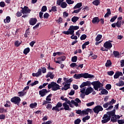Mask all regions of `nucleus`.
I'll return each instance as SVG.
<instances>
[{
  "label": "nucleus",
  "mask_w": 124,
  "mask_h": 124,
  "mask_svg": "<svg viewBox=\"0 0 124 124\" xmlns=\"http://www.w3.org/2000/svg\"><path fill=\"white\" fill-rule=\"evenodd\" d=\"M71 103L72 104H74L76 107H78L79 106V104L77 102H75L74 100H71Z\"/></svg>",
  "instance_id": "obj_42"
},
{
  "label": "nucleus",
  "mask_w": 124,
  "mask_h": 124,
  "mask_svg": "<svg viewBox=\"0 0 124 124\" xmlns=\"http://www.w3.org/2000/svg\"><path fill=\"white\" fill-rule=\"evenodd\" d=\"M50 91H47V89H42L39 92V94L40 95L41 97H43L49 93Z\"/></svg>",
  "instance_id": "obj_9"
},
{
  "label": "nucleus",
  "mask_w": 124,
  "mask_h": 124,
  "mask_svg": "<svg viewBox=\"0 0 124 124\" xmlns=\"http://www.w3.org/2000/svg\"><path fill=\"white\" fill-rule=\"evenodd\" d=\"M78 20H79V17L75 16L73 17L71 19V21L72 22H73V23H76Z\"/></svg>",
  "instance_id": "obj_26"
},
{
  "label": "nucleus",
  "mask_w": 124,
  "mask_h": 124,
  "mask_svg": "<svg viewBox=\"0 0 124 124\" xmlns=\"http://www.w3.org/2000/svg\"><path fill=\"white\" fill-rule=\"evenodd\" d=\"M82 9V8H80L79 9H78V10H75L73 12H72V14H74V13H79V12H80V11H81V10Z\"/></svg>",
  "instance_id": "obj_48"
},
{
  "label": "nucleus",
  "mask_w": 124,
  "mask_h": 124,
  "mask_svg": "<svg viewBox=\"0 0 124 124\" xmlns=\"http://www.w3.org/2000/svg\"><path fill=\"white\" fill-rule=\"evenodd\" d=\"M87 38V35L84 34L80 36V40H85Z\"/></svg>",
  "instance_id": "obj_43"
},
{
  "label": "nucleus",
  "mask_w": 124,
  "mask_h": 124,
  "mask_svg": "<svg viewBox=\"0 0 124 124\" xmlns=\"http://www.w3.org/2000/svg\"><path fill=\"white\" fill-rule=\"evenodd\" d=\"M37 22V19L36 18H31L29 20V24L31 25V26H34L35 24H36V22Z\"/></svg>",
  "instance_id": "obj_12"
},
{
  "label": "nucleus",
  "mask_w": 124,
  "mask_h": 124,
  "mask_svg": "<svg viewBox=\"0 0 124 124\" xmlns=\"http://www.w3.org/2000/svg\"><path fill=\"white\" fill-rule=\"evenodd\" d=\"M63 80L64 81H65V82H66V83H71L73 81V79L70 78L69 79H67L66 78H63Z\"/></svg>",
  "instance_id": "obj_30"
},
{
  "label": "nucleus",
  "mask_w": 124,
  "mask_h": 124,
  "mask_svg": "<svg viewBox=\"0 0 124 124\" xmlns=\"http://www.w3.org/2000/svg\"><path fill=\"white\" fill-rule=\"evenodd\" d=\"M62 33H63L64 34H66L67 35H69V34H70L73 37L75 36L74 32H72L71 30H68L67 31H63L62 32Z\"/></svg>",
  "instance_id": "obj_17"
},
{
  "label": "nucleus",
  "mask_w": 124,
  "mask_h": 124,
  "mask_svg": "<svg viewBox=\"0 0 124 124\" xmlns=\"http://www.w3.org/2000/svg\"><path fill=\"white\" fill-rule=\"evenodd\" d=\"M82 6V2L78 3L74 7V9H77V8L80 9V7Z\"/></svg>",
  "instance_id": "obj_27"
},
{
  "label": "nucleus",
  "mask_w": 124,
  "mask_h": 124,
  "mask_svg": "<svg viewBox=\"0 0 124 124\" xmlns=\"http://www.w3.org/2000/svg\"><path fill=\"white\" fill-rule=\"evenodd\" d=\"M114 71H110L108 72V75H109V76H113V75H114Z\"/></svg>",
  "instance_id": "obj_54"
},
{
  "label": "nucleus",
  "mask_w": 124,
  "mask_h": 124,
  "mask_svg": "<svg viewBox=\"0 0 124 124\" xmlns=\"http://www.w3.org/2000/svg\"><path fill=\"white\" fill-rule=\"evenodd\" d=\"M30 31H29V29H28L27 30H26V32L24 34V36L25 37H26V38H27V37H28V35H30Z\"/></svg>",
  "instance_id": "obj_44"
},
{
  "label": "nucleus",
  "mask_w": 124,
  "mask_h": 124,
  "mask_svg": "<svg viewBox=\"0 0 124 124\" xmlns=\"http://www.w3.org/2000/svg\"><path fill=\"white\" fill-rule=\"evenodd\" d=\"M92 85V82L90 81H87L86 82H83L80 85V88L82 89V88H84V87H86L87 86H91Z\"/></svg>",
  "instance_id": "obj_13"
},
{
  "label": "nucleus",
  "mask_w": 124,
  "mask_h": 124,
  "mask_svg": "<svg viewBox=\"0 0 124 124\" xmlns=\"http://www.w3.org/2000/svg\"><path fill=\"white\" fill-rule=\"evenodd\" d=\"M73 78H74V79H80V78L88 79V78H94V76L93 75L90 74L88 73L78 74H75L73 76Z\"/></svg>",
  "instance_id": "obj_2"
},
{
  "label": "nucleus",
  "mask_w": 124,
  "mask_h": 124,
  "mask_svg": "<svg viewBox=\"0 0 124 124\" xmlns=\"http://www.w3.org/2000/svg\"><path fill=\"white\" fill-rule=\"evenodd\" d=\"M77 65H77V64H76V63L73 62V63H72L71 64H70V66L71 67L73 68V67H75V66H77Z\"/></svg>",
  "instance_id": "obj_60"
},
{
  "label": "nucleus",
  "mask_w": 124,
  "mask_h": 124,
  "mask_svg": "<svg viewBox=\"0 0 124 124\" xmlns=\"http://www.w3.org/2000/svg\"><path fill=\"white\" fill-rule=\"evenodd\" d=\"M117 18H118V16H112V17L110 20V23H113V22H115V20H116Z\"/></svg>",
  "instance_id": "obj_39"
},
{
  "label": "nucleus",
  "mask_w": 124,
  "mask_h": 124,
  "mask_svg": "<svg viewBox=\"0 0 124 124\" xmlns=\"http://www.w3.org/2000/svg\"><path fill=\"white\" fill-rule=\"evenodd\" d=\"M0 7H4L5 6V3L4 1L0 2Z\"/></svg>",
  "instance_id": "obj_58"
},
{
  "label": "nucleus",
  "mask_w": 124,
  "mask_h": 124,
  "mask_svg": "<svg viewBox=\"0 0 124 124\" xmlns=\"http://www.w3.org/2000/svg\"><path fill=\"white\" fill-rule=\"evenodd\" d=\"M11 102L19 106L21 102V98L19 96H14L11 99Z\"/></svg>",
  "instance_id": "obj_5"
},
{
  "label": "nucleus",
  "mask_w": 124,
  "mask_h": 124,
  "mask_svg": "<svg viewBox=\"0 0 124 124\" xmlns=\"http://www.w3.org/2000/svg\"><path fill=\"white\" fill-rule=\"evenodd\" d=\"M47 88L48 90H51L52 91H58V90H61V88H60V85L57 84V83L52 81L51 83H49L47 86Z\"/></svg>",
  "instance_id": "obj_3"
},
{
  "label": "nucleus",
  "mask_w": 124,
  "mask_h": 124,
  "mask_svg": "<svg viewBox=\"0 0 124 124\" xmlns=\"http://www.w3.org/2000/svg\"><path fill=\"white\" fill-rule=\"evenodd\" d=\"M109 102H110L111 105H113V104H115V103H116V100H115L114 99H112Z\"/></svg>",
  "instance_id": "obj_62"
},
{
  "label": "nucleus",
  "mask_w": 124,
  "mask_h": 124,
  "mask_svg": "<svg viewBox=\"0 0 124 124\" xmlns=\"http://www.w3.org/2000/svg\"><path fill=\"white\" fill-rule=\"evenodd\" d=\"M31 10L29 8V7L26 6H25L23 8L20 10V12H21L22 14L31 13Z\"/></svg>",
  "instance_id": "obj_8"
},
{
  "label": "nucleus",
  "mask_w": 124,
  "mask_h": 124,
  "mask_svg": "<svg viewBox=\"0 0 124 124\" xmlns=\"http://www.w3.org/2000/svg\"><path fill=\"white\" fill-rule=\"evenodd\" d=\"M116 116H117V115L115 114V116H113L111 117L110 118L111 122H112V123H117V118L116 117Z\"/></svg>",
  "instance_id": "obj_25"
},
{
  "label": "nucleus",
  "mask_w": 124,
  "mask_h": 124,
  "mask_svg": "<svg viewBox=\"0 0 124 124\" xmlns=\"http://www.w3.org/2000/svg\"><path fill=\"white\" fill-rule=\"evenodd\" d=\"M93 88H92V87H90L89 88H87L86 90L85 94L86 95H89L90 93H92L93 92Z\"/></svg>",
  "instance_id": "obj_14"
},
{
  "label": "nucleus",
  "mask_w": 124,
  "mask_h": 124,
  "mask_svg": "<svg viewBox=\"0 0 124 124\" xmlns=\"http://www.w3.org/2000/svg\"><path fill=\"white\" fill-rule=\"evenodd\" d=\"M93 111L95 114H98L99 112L103 111V108L100 105H97L93 108Z\"/></svg>",
  "instance_id": "obj_7"
},
{
  "label": "nucleus",
  "mask_w": 124,
  "mask_h": 124,
  "mask_svg": "<svg viewBox=\"0 0 124 124\" xmlns=\"http://www.w3.org/2000/svg\"><path fill=\"white\" fill-rule=\"evenodd\" d=\"M118 124H124V120L121 119V120H118L117 121Z\"/></svg>",
  "instance_id": "obj_53"
},
{
  "label": "nucleus",
  "mask_w": 124,
  "mask_h": 124,
  "mask_svg": "<svg viewBox=\"0 0 124 124\" xmlns=\"http://www.w3.org/2000/svg\"><path fill=\"white\" fill-rule=\"evenodd\" d=\"M54 74H53V73L50 72L49 73V78H50V79H54Z\"/></svg>",
  "instance_id": "obj_61"
},
{
  "label": "nucleus",
  "mask_w": 124,
  "mask_h": 124,
  "mask_svg": "<svg viewBox=\"0 0 124 124\" xmlns=\"http://www.w3.org/2000/svg\"><path fill=\"white\" fill-rule=\"evenodd\" d=\"M49 14H48L47 13H46L44 15V17L45 18V19H48L49 18Z\"/></svg>",
  "instance_id": "obj_50"
},
{
  "label": "nucleus",
  "mask_w": 124,
  "mask_h": 124,
  "mask_svg": "<svg viewBox=\"0 0 124 124\" xmlns=\"http://www.w3.org/2000/svg\"><path fill=\"white\" fill-rule=\"evenodd\" d=\"M93 4L95 5V6H98L100 4V0H95L92 2Z\"/></svg>",
  "instance_id": "obj_22"
},
{
  "label": "nucleus",
  "mask_w": 124,
  "mask_h": 124,
  "mask_svg": "<svg viewBox=\"0 0 124 124\" xmlns=\"http://www.w3.org/2000/svg\"><path fill=\"white\" fill-rule=\"evenodd\" d=\"M77 59H78V57L75 56L72 58L71 61L72 62H77Z\"/></svg>",
  "instance_id": "obj_36"
},
{
  "label": "nucleus",
  "mask_w": 124,
  "mask_h": 124,
  "mask_svg": "<svg viewBox=\"0 0 124 124\" xmlns=\"http://www.w3.org/2000/svg\"><path fill=\"white\" fill-rule=\"evenodd\" d=\"M16 16H17V17H21V16H22V13H21V12L18 11L17 12V13L16 14Z\"/></svg>",
  "instance_id": "obj_59"
},
{
  "label": "nucleus",
  "mask_w": 124,
  "mask_h": 124,
  "mask_svg": "<svg viewBox=\"0 0 124 124\" xmlns=\"http://www.w3.org/2000/svg\"><path fill=\"white\" fill-rule=\"evenodd\" d=\"M75 93V91L73 90H71L70 92L68 93L69 95H74Z\"/></svg>",
  "instance_id": "obj_51"
},
{
  "label": "nucleus",
  "mask_w": 124,
  "mask_h": 124,
  "mask_svg": "<svg viewBox=\"0 0 124 124\" xmlns=\"http://www.w3.org/2000/svg\"><path fill=\"white\" fill-rule=\"evenodd\" d=\"M66 2L68 4H73L74 3V1L72 0H66Z\"/></svg>",
  "instance_id": "obj_46"
},
{
  "label": "nucleus",
  "mask_w": 124,
  "mask_h": 124,
  "mask_svg": "<svg viewBox=\"0 0 124 124\" xmlns=\"http://www.w3.org/2000/svg\"><path fill=\"white\" fill-rule=\"evenodd\" d=\"M10 20H11L10 16H8L6 17V19L4 20V22H5V24H6V23H9L10 22Z\"/></svg>",
  "instance_id": "obj_32"
},
{
  "label": "nucleus",
  "mask_w": 124,
  "mask_h": 124,
  "mask_svg": "<svg viewBox=\"0 0 124 124\" xmlns=\"http://www.w3.org/2000/svg\"><path fill=\"white\" fill-rule=\"evenodd\" d=\"M121 66V67H124V59L120 61Z\"/></svg>",
  "instance_id": "obj_63"
},
{
  "label": "nucleus",
  "mask_w": 124,
  "mask_h": 124,
  "mask_svg": "<svg viewBox=\"0 0 124 124\" xmlns=\"http://www.w3.org/2000/svg\"><path fill=\"white\" fill-rule=\"evenodd\" d=\"M46 11H47V6H43L41 9V12H46Z\"/></svg>",
  "instance_id": "obj_41"
},
{
  "label": "nucleus",
  "mask_w": 124,
  "mask_h": 124,
  "mask_svg": "<svg viewBox=\"0 0 124 124\" xmlns=\"http://www.w3.org/2000/svg\"><path fill=\"white\" fill-rule=\"evenodd\" d=\"M106 90H108V91H109L110 90H111V88H112V85H111V84H108L106 85Z\"/></svg>",
  "instance_id": "obj_38"
},
{
  "label": "nucleus",
  "mask_w": 124,
  "mask_h": 124,
  "mask_svg": "<svg viewBox=\"0 0 124 124\" xmlns=\"http://www.w3.org/2000/svg\"><path fill=\"white\" fill-rule=\"evenodd\" d=\"M5 119V116L4 114L0 115V120H4Z\"/></svg>",
  "instance_id": "obj_64"
},
{
  "label": "nucleus",
  "mask_w": 124,
  "mask_h": 124,
  "mask_svg": "<svg viewBox=\"0 0 124 124\" xmlns=\"http://www.w3.org/2000/svg\"><path fill=\"white\" fill-rule=\"evenodd\" d=\"M120 76H119V74H118V72L115 73V74L114 75V79H118Z\"/></svg>",
  "instance_id": "obj_57"
},
{
  "label": "nucleus",
  "mask_w": 124,
  "mask_h": 124,
  "mask_svg": "<svg viewBox=\"0 0 124 124\" xmlns=\"http://www.w3.org/2000/svg\"><path fill=\"white\" fill-rule=\"evenodd\" d=\"M65 59H66V57H65V56H63L58 57L57 58V60H58V61H61V62H63L65 61Z\"/></svg>",
  "instance_id": "obj_31"
},
{
  "label": "nucleus",
  "mask_w": 124,
  "mask_h": 124,
  "mask_svg": "<svg viewBox=\"0 0 124 124\" xmlns=\"http://www.w3.org/2000/svg\"><path fill=\"white\" fill-rule=\"evenodd\" d=\"M94 104V102H91L86 104V106H87V107H90V106H93V105Z\"/></svg>",
  "instance_id": "obj_47"
},
{
  "label": "nucleus",
  "mask_w": 124,
  "mask_h": 124,
  "mask_svg": "<svg viewBox=\"0 0 124 124\" xmlns=\"http://www.w3.org/2000/svg\"><path fill=\"white\" fill-rule=\"evenodd\" d=\"M100 21V19H99V18H98V17H95L94 18H93V20H92V23L93 24H98L99 23Z\"/></svg>",
  "instance_id": "obj_19"
},
{
  "label": "nucleus",
  "mask_w": 124,
  "mask_h": 124,
  "mask_svg": "<svg viewBox=\"0 0 124 124\" xmlns=\"http://www.w3.org/2000/svg\"><path fill=\"white\" fill-rule=\"evenodd\" d=\"M111 42H113V41L109 40L108 41H106L104 44L103 46L107 50H110V49L113 47V45Z\"/></svg>",
  "instance_id": "obj_6"
},
{
  "label": "nucleus",
  "mask_w": 124,
  "mask_h": 124,
  "mask_svg": "<svg viewBox=\"0 0 124 124\" xmlns=\"http://www.w3.org/2000/svg\"><path fill=\"white\" fill-rule=\"evenodd\" d=\"M39 81L36 80L31 84V87H33V86H35V85H37V84H39Z\"/></svg>",
  "instance_id": "obj_49"
},
{
  "label": "nucleus",
  "mask_w": 124,
  "mask_h": 124,
  "mask_svg": "<svg viewBox=\"0 0 124 124\" xmlns=\"http://www.w3.org/2000/svg\"><path fill=\"white\" fill-rule=\"evenodd\" d=\"M79 30V26L71 25L68 29V31H71V32H74V31H77Z\"/></svg>",
  "instance_id": "obj_15"
},
{
  "label": "nucleus",
  "mask_w": 124,
  "mask_h": 124,
  "mask_svg": "<svg viewBox=\"0 0 124 124\" xmlns=\"http://www.w3.org/2000/svg\"><path fill=\"white\" fill-rule=\"evenodd\" d=\"M64 0H57V4H58V5H61L62 1H63Z\"/></svg>",
  "instance_id": "obj_55"
},
{
  "label": "nucleus",
  "mask_w": 124,
  "mask_h": 124,
  "mask_svg": "<svg viewBox=\"0 0 124 124\" xmlns=\"http://www.w3.org/2000/svg\"><path fill=\"white\" fill-rule=\"evenodd\" d=\"M51 10H52L53 12H57V6H52L51 7Z\"/></svg>",
  "instance_id": "obj_56"
},
{
  "label": "nucleus",
  "mask_w": 124,
  "mask_h": 124,
  "mask_svg": "<svg viewBox=\"0 0 124 124\" xmlns=\"http://www.w3.org/2000/svg\"><path fill=\"white\" fill-rule=\"evenodd\" d=\"M81 123V119L78 118L74 121L75 124H79Z\"/></svg>",
  "instance_id": "obj_45"
},
{
  "label": "nucleus",
  "mask_w": 124,
  "mask_h": 124,
  "mask_svg": "<svg viewBox=\"0 0 124 124\" xmlns=\"http://www.w3.org/2000/svg\"><path fill=\"white\" fill-rule=\"evenodd\" d=\"M62 106V103L61 102L57 103V105L55 107H53L52 108V110L53 111H57V112H60V108Z\"/></svg>",
  "instance_id": "obj_10"
},
{
  "label": "nucleus",
  "mask_w": 124,
  "mask_h": 124,
  "mask_svg": "<svg viewBox=\"0 0 124 124\" xmlns=\"http://www.w3.org/2000/svg\"><path fill=\"white\" fill-rule=\"evenodd\" d=\"M106 67H109L112 65V62H111V60H108L105 64Z\"/></svg>",
  "instance_id": "obj_29"
},
{
  "label": "nucleus",
  "mask_w": 124,
  "mask_h": 124,
  "mask_svg": "<svg viewBox=\"0 0 124 124\" xmlns=\"http://www.w3.org/2000/svg\"><path fill=\"white\" fill-rule=\"evenodd\" d=\"M113 55L115 58H119L120 56H121V54H120V52L118 51H113Z\"/></svg>",
  "instance_id": "obj_20"
},
{
  "label": "nucleus",
  "mask_w": 124,
  "mask_h": 124,
  "mask_svg": "<svg viewBox=\"0 0 124 124\" xmlns=\"http://www.w3.org/2000/svg\"><path fill=\"white\" fill-rule=\"evenodd\" d=\"M93 112V109L91 108H87L85 110L81 111V114L82 115H89V113H92Z\"/></svg>",
  "instance_id": "obj_16"
},
{
  "label": "nucleus",
  "mask_w": 124,
  "mask_h": 124,
  "mask_svg": "<svg viewBox=\"0 0 124 124\" xmlns=\"http://www.w3.org/2000/svg\"><path fill=\"white\" fill-rule=\"evenodd\" d=\"M36 77H39L42 74L41 73V69H39L38 72L36 73Z\"/></svg>",
  "instance_id": "obj_37"
},
{
  "label": "nucleus",
  "mask_w": 124,
  "mask_h": 124,
  "mask_svg": "<svg viewBox=\"0 0 124 124\" xmlns=\"http://www.w3.org/2000/svg\"><path fill=\"white\" fill-rule=\"evenodd\" d=\"M67 6V4L65 2H62L61 4V7L62 8H66V7Z\"/></svg>",
  "instance_id": "obj_34"
},
{
  "label": "nucleus",
  "mask_w": 124,
  "mask_h": 124,
  "mask_svg": "<svg viewBox=\"0 0 124 124\" xmlns=\"http://www.w3.org/2000/svg\"><path fill=\"white\" fill-rule=\"evenodd\" d=\"M30 51H31V49H30V47H27L24 49L23 51V54H24V55H28V54L30 53Z\"/></svg>",
  "instance_id": "obj_24"
},
{
  "label": "nucleus",
  "mask_w": 124,
  "mask_h": 124,
  "mask_svg": "<svg viewBox=\"0 0 124 124\" xmlns=\"http://www.w3.org/2000/svg\"><path fill=\"white\" fill-rule=\"evenodd\" d=\"M91 85L93 86V89L95 91H97V92H98V89H100V88L104 86L103 83H101V82L98 80L93 81L91 83Z\"/></svg>",
  "instance_id": "obj_4"
},
{
  "label": "nucleus",
  "mask_w": 124,
  "mask_h": 124,
  "mask_svg": "<svg viewBox=\"0 0 124 124\" xmlns=\"http://www.w3.org/2000/svg\"><path fill=\"white\" fill-rule=\"evenodd\" d=\"M64 88L65 89V91H67L68 89L70 88V83H67L64 85Z\"/></svg>",
  "instance_id": "obj_33"
},
{
  "label": "nucleus",
  "mask_w": 124,
  "mask_h": 124,
  "mask_svg": "<svg viewBox=\"0 0 124 124\" xmlns=\"http://www.w3.org/2000/svg\"><path fill=\"white\" fill-rule=\"evenodd\" d=\"M112 28H115L116 27L117 28H121L122 27V21L118 20L116 23H114L111 24Z\"/></svg>",
  "instance_id": "obj_11"
},
{
  "label": "nucleus",
  "mask_w": 124,
  "mask_h": 124,
  "mask_svg": "<svg viewBox=\"0 0 124 124\" xmlns=\"http://www.w3.org/2000/svg\"><path fill=\"white\" fill-rule=\"evenodd\" d=\"M53 106L51 104H48L46 106V109H52Z\"/></svg>",
  "instance_id": "obj_52"
},
{
  "label": "nucleus",
  "mask_w": 124,
  "mask_h": 124,
  "mask_svg": "<svg viewBox=\"0 0 124 124\" xmlns=\"http://www.w3.org/2000/svg\"><path fill=\"white\" fill-rule=\"evenodd\" d=\"M62 105L64 107V109L65 110V111H70V110H71V108H69V106L66 104V102L63 103Z\"/></svg>",
  "instance_id": "obj_18"
},
{
  "label": "nucleus",
  "mask_w": 124,
  "mask_h": 124,
  "mask_svg": "<svg viewBox=\"0 0 124 124\" xmlns=\"http://www.w3.org/2000/svg\"><path fill=\"white\" fill-rule=\"evenodd\" d=\"M114 116H116V109L108 111L106 114H104L102 118L103 120H102V123L106 124L108 123L111 120V118L114 117Z\"/></svg>",
  "instance_id": "obj_1"
},
{
  "label": "nucleus",
  "mask_w": 124,
  "mask_h": 124,
  "mask_svg": "<svg viewBox=\"0 0 124 124\" xmlns=\"http://www.w3.org/2000/svg\"><path fill=\"white\" fill-rule=\"evenodd\" d=\"M18 96L20 97H22V96H24L27 94V91L24 92L22 90V91L19 92L18 93Z\"/></svg>",
  "instance_id": "obj_21"
},
{
  "label": "nucleus",
  "mask_w": 124,
  "mask_h": 124,
  "mask_svg": "<svg viewBox=\"0 0 124 124\" xmlns=\"http://www.w3.org/2000/svg\"><path fill=\"white\" fill-rule=\"evenodd\" d=\"M30 107L31 108V109H33V108L37 107V103L35 102L34 103L31 104L30 105Z\"/></svg>",
  "instance_id": "obj_28"
},
{
  "label": "nucleus",
  "mask_w": 124,
  "mask_h": 124,
  "mask_svg": "<svg viewBox=\"0 0 124 124\" xmlns=\"http://www.w3.org/2000/svg\"><path fill=\"white\" fill-rule=\"evenodd\" d=\"M99 95H101V94H108V91L105 89H103L101 91V93H99Z\"/></svg>",
  "instance_id": "obj_23"
},
{
  "label": "nucleus",
  "mask_w": 124,
  "mask_h": 124,
  "mask_svg": "<svg viewBox=\"0 0 124 124\" xmlns=\"http://www.w3.org/2000/svg\"><path fill=\"white\" fill-rule=\"evenodd\" d=\"M101 38H102V35L98 34L95 38V40L96 41H99Z\"/></svg>",
  "instance_id": "obj_35"
},
{
  "label": "nucleus",
  "mask_w": 124,
  "mask_h": 124,
  "mask_svg": "<svg viewBox=\"0 0 124 124\" xmlns=\"http://www.w3.org/2000/svg\"><path fill=\"white\" fill-rule=\"evenodd\" d=\"M21 43H20V41H16L15 42V45L16 47H19V46H20V45H21Z\"/></svg>",
  "instance_id": "obj_40"
}]
</instances>
